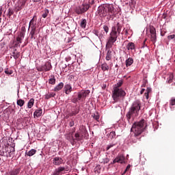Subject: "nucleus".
Here are the masks:
<instances>
[{
    "instance_id": "f257e3e1",
    "label": "nucleus",
    "mask_w": 175,
    "mask_h": 175,
    "mask_svg": "<svg viewBox=\"0 0 175 175\" xmlns=\"http://www.w3.org/2000/svg\"><path fill=\"white\" fill-rule=\"evenodd\" d=\"M121 29H122V25H121L120 23H118L115 26L112 27L109 34L110 36L106 44V47H107V49H111V47H113V44L117 42L118 35L121 33Z\"/></svg>"
},
{
    "instance_id": "f03ea898",
    "label": "nucleus",
    "mask_w": 175,
    "mask_h": 175,
    "mask_svg": "<svg viewBox=\"0 0 175 175\" xmlns=\"http://www.w3.org/2000/svg\"><path fill=\"white\" fill-rule=\"evenodd\" d=\"M146 128H147V123L144 119H142L139 122L133 123L131 129V132L134 133L135 137H139L146 131Z\"/></svg>"
},
{
    "instance_id": "7ed1b4c3",
    "label": "nucleus",
    "mask_w": 175,
    "mask_h": 175,
    "mask_svg": "<svg viewBox=\"0 0 175 175\" xmlns=\"http://www.w3.org/2000/svg\"><path fill=\"white\" fill-rule=\"evenodd\" d=\"M141 106L142 103H140V100H137L132 103L126 115L128 121H129L132 117H137V116H139V111H140Z\"/></svg>"
},
{
    "instance_id": "20e7f679",
    "label": "nucleus",
    "mask_w": 175,
    "mask_h": 175,
    "mask_svg": "<svg viewBox=\"0 0 175 175\" xmlns=\"http://www.w3.org/2000/svg\"><path fill=\"white\" fill-rule=\"evenodd\" d=\"M87 135H88V131H87V129L85 127H82L79 131L73 133L74 138L72 143L75 144V143H77V142H81L84 137H87Z\"/></svg>"
},
{
    "instance_id": "39448f33",
    "label": "nucleus",
    "mask_w": 175,
    "mask_h": 175,
    "mask_svg": "<svg viewBox=\"0 0 175 175\" xmlns=\"http://www.w3.org/2000/svg\"><path fill=\"white\" fill-rule=\"evenodd\" d=\"M126 95V92L122 88H113L112 91V98L115 103L118 102L121 98H124Z\"/></svg>"
},
{
    "instance_id": "423d86ee",
    "label": "nucleus",
    "mask_w": 175,
    "mask_h": 175,
    "mask_svg": "<svg viewBox=\"0 0 175 175\" xmlns=\"http://www.w3.org/2000/svg\"><path fill=\"white\" fill-rule=\"evenodd\" d=\"M88 9H90V4L83 3V5L75 8V12L77 14H83V13H85Z\"/></svg>"
},
{
    "instance_id": "0eeeda50",
    "label": "nucleus",
    "mask_w": 175,
    "mask_h": 175,
    "mask_svg": "<svg viewBox=\"0 0 175 175\" xmlns=\"http://www.w3.org/2000/svg\"><path fill=\"white\" fill-rule=\"evenodd\" d=\"M97 12L100 17H106V16H107V9L106 8V4H102L98 6Z\"/></svg>"
},
{
    "instance_id": "6e6552de",
    "label": "nucleus",
    "mask_w": 175,
    "mask_h": 175,
    "mask_svg": "<svg viewBox=\"0 0 175 175\" xmlns=\"http://www.w3.org/2000/svg\"><path fill=\"white\" fill-rule=\"evenodd\" d=\"M90 90H81V92H78V98L80 100H85V98L90 95Z\"/></svg>"
},
{
    "instance_id": "1a4fd4ad",
    "label": "nucleus",
    "mask_w": 175,
    "mask_h": 175,
    "mask_svg": "<svg viewBox=\"0 0 175 175\" xmlns=\"http://www.w3.org/2000/svg\"><path fill=\"white\" fill-rule=\"evenodd\" d=\"M51 68H53L51 63L46 62L45 65L41 66V67L38 68V70L39 72H49L51 70Z\"/></svg>"
},
{
    "instance_id": "9d476101",
    "label": "nucleus",
    "mask_w": 175,
    "mask_h": 175,
    "mask_svg": "<svg viewBox=\"0 0 175 175\" xmlns=\"http://www.w3.org/2000/svg\"><path fill=\"white\" fill-rule=\"evenodd\" d=\"M52 162L55 165V166H59V165H62V163H64V159L59 157H55L53 158Z\"/></svg>"
},
{
    "instance_id": "9b49d317",
    "label": "nucleus",
    "mask_w": 175,
    "mask_h": 175,
    "mask_svg": "<svg viewBox=\"0 0 175 175\" xmlns=\"http://www.w3.org/2000/svg\"><path fill=\"white\" fill-rule=\"evenodd\" d=\"M25 36V33L24 32H21L18 37L16 38V43L15 44V46H20V43H23V39Z\"/></svg>"
},
{
    "instance_id": "f8f14e48",
    "label": "nucleus",
    "mask_w": 175,
    "mask_h": 175,
    "mask_svg": "<svg viewBox=\"0 0 175 175\" xmlns=\"http://www.w3.org/2000/svg\"><path fill=\"white\" fill-rule=\"evenodd\" d=\"M125 163V157L123 155L118 156L114 160L113 163Z\"/></svg>"
},
{
    "instance_id": "ddd939ff",
    "label": "nucleus",
    "mask_w": 175,
    "mask_h": 175,
    "mask_svg": "<svg viewBox=\"0 0 175 175\" xmlns=\"http://www.w3.org/2000/svg\"><path fill=\"white\" fill-rule=\"evenodd\" d=\"M27 0H19L18 2V11L21 10L25 6V3H27Z\"/></svg>"
},
{
    "instance_id": "4468645a",
    "label": "nucleus",
    "mask_w": 175,
    "mask_h": 175,
    "mask_svg": "<svg viewBox=\"0 0 175 175\" xmlns=\"http://www.w3.org/2000/svg\"><path fill=\"white\" fill-rule=\"evenodd\" d=\"M36 27V16H34L33 18L30 21L29 24V28H35Z\"/></svg>"
},
{
    "instance_id": "2eb2a0df",
    "label": "nucleus",
    "mask_w": 175,
    "mask_h": 175,
    "mask_svg": "<svg viewBox=\"0 0 175 175\" xmlns=\"http://www.w3.org/2000/svg\"><path fill=\"white\" fill-rule=\"evenodd\" d=\"M64 91L66 95H69V94L72 92V85H70V84L65 85Z\"/></svg>"
},
{
    "instance_id": "dca6fc26",
    "label": "nucleus",
    "mask_w": 175,
    "mask_h": 175,
    "mask_svg": "<svg viewBox=\"0 0 175 175\" xmlns=\"http://www.w3.org/2000/svg\"><path fill=\"white\" fill-rule=\"evenodd\" d=\"M95 35L98 36L100 39V40H103L105 39V31H96Z\"/></svg>"
},
{
    "instance_id": "f3484780",
    "label": "nucleus",
    "mask_w": 175,
    "mask_h": 175,
    "mask_svg": "<svg viewBox=\"0 0 175 175\" xmlns=\"http://www.w3.org/2000/svg\"><path fill=\"white\" fill-rule=\"evenodd\" d=\"M73 139H74V135H73V133H70L66 136V139L69 140V142L71 143V144L72 146H75V142H73Z\"/></svg>"
},
{
    "instance_id": "a211bd4d",
    "label": "nucleus",
    "mask_w": 175,
    "mask_h": 175,
    "mask_svg": "<svg viewBox=\"0 0 175 175\" xmlns=\"http://www.w3.org/2000/svg\"><path fill=\"white\" fill-rule=\"evenodd\" d=\"M62 88H64V83L61 82L54 88V91L58 92V91H61Z\"/></svg>"
},
{
    "instance_id": "6ab92c4d",
    "label": "nucleus",
    "mask_w": 175,
    "mask_h": 175,
    "mask_svg": "<svg viewBox=\"0 0 175 175\" xmlns=\"http://www.w3.org/2000/svg\"><path fill=\"white\" fill-rule=\"evenodd\" d=\"M127 50H135L136 49V46L133 42H129L126 45Z\"/></svg>"
},
{
    "instance_id": "aec40b11",
    "label": "nucleus",
    "mask_w": 175,
    "mask_h": 175,
    "mask_svg": "<svg viewBox=\"0 0 175 175\" xmlns=\"http://www.w3.org/2000/svg\"><path fill=\"white\" fill-rule=\"evenodd\" d=\"M105 8L107 9L108 13H113V10H114L113 6L109 3H105Z\"/></svg>"
},
{
    "instance_id": "412c9836",
    "label": "nucleus",
    "mask_w": 175,
    "mask_h": 175,
    "mask_svg": "<svg viewBox=\"0 0 175 175\" xmlns=\"http://www.w3.org/2000/svg\"><path fill=\"white\" fill-rule=\"evenodd\" d=\"M31 39H35V33H36V27H31Z\"/></svg>"
},
{
    "instance_id": "4be33fe9",
    "label": "nucleus",
    "mask_w": 175,
    "mask_h": 175,
    "mask_svg": "<svg viewBox=\"0 0 175 175\" xmlns=\"http://www.w3.org/2000/svg\"><path fill=\"white\" fill-rule=\"evenodd\" d=\"M35 103V99L31 98L28 103H27V107L28 109H31V107L33 106V104Z\"/></svg>"
},
{
    "instance_id": "5701e85b",
    "label": "nucleus",
    "mask_w": 175,
    "mask_h": 175,
    "mask_svg": "<svg viewBox=\"0 0 175 175\" xmlns=\"http://www.w3.org/2000/svg\"><path fill=\"white\" fill-rule=\"evenodd\" d=\"M101 169L102 167H100V165H97L94 168V173L96 174H100Z\"/></svg>"
},
{
    "instance_id": "b1692460",
    "label": "nucleus",
    "mask_w": 175,
    "mask_h": 175,
    "mask_svg": "<svg viewBox=\"0 0 175 175\" xmlns=\"http://www.w3.org/2000/svg\"><path fill=\"white\" fill-rule=\"evenodd\" d=\"M133 64V59L132 57H129L126 60V66H131Z\"/></svg>"
},
{
    "instance_id": "393cba45",
    "label": "nucleus",
    "mask_w": 175,
    "mask_h": 175,
    "mask_svg": "<svg viewBox=\"0 0 175 175\" xmlns=\"http://www.w3.org/2000/svg\"><path fill=\"white\" fill-rule=\"evenodd\" d=\"M42 109H37L35 111L33 116L34 117H40L42 116Z\"/></svg>"
},
{
    "instance_id": "a878e982",
    "label": "nucleus",
    "mask_w": 175,
    "mask_h": 175,
    "mask_svg": "<svg viewBox=\"0 0 175 175\" xmlns=\"http://www.w3.org/2000/svg\"><path fill=\"white\" fill-rule=\"evenodd\" d=\"M16 105H18V106H20V107H23V105H25V101H24V100L23 99H18L16 101Z\"/></svg>"
},
{
    "instance_id": "bb28decb",
    "label": "nucleus",
    "mask_w": 175,
    "mask_h": 175,
    "mask_svg": "<svg viewBox=\"0 0 175 175\" xmlns=\"http://www.w3.org/2000/svg\"><path fill=\"white\" fill-rule=\"evenodd\" d=\"M28 157H32L36 154V150L31 149L27 153H26Z\"/></svg>"
},
{
    "instance_id": "cd10ccee",
    "label": "nucleus",
    "mask_w": 175,
    "mask_h": 175,
    "mask_svg": "<svg viewBox=\"0 0 175 175\" xmlns=\"http://www.w3.org/2000/svg\"><path fill=\"white\" fill-rule=\"evenodd\" d=\"M18 173H20L19 168L14 169L12 171H10V175H18Z\"/></svg>"
},
{
    "instance_id": "c85d7f7f",
    "label": "nucleus",
    "mask_w": 175,
    "mask_h": 175,
    "mask_svg": "<svg viewBox=\"0 0 175 175\" xmlns=\"http://www.w3.org/2000/svg\"><path fill=\"white\" fill-rule=\"evenodd\" d=\"M107 137L111 140L114 139V137H116V132L111 131L110 133L107 134Z\"/></svg>"
},
{
    "instance_id": "c756f323",
    "label": "nucleus",
    "mask_w": 175,
    "mask_h": 175,
    "mask_svg": "<svg viewBox=\"0 0 175 175\" xmlns=\"http://www.w3.org/2000/svg\"><path fill=\"white\" fill-rule=\"evenodd\" d=\"M92 117H93L94 120H95L96 121L99 122V118H100V116H99V113L98 112H96V113L92 114Z\"/></svg>"
},
{
    "instance_id": "7c9ffc66",
    "label": "nucleus",
    "mask_w": 175,
    "mask_h": 175,
    "mask_svg": "<svg viewBox=\"0 0 175 175\" xmlns=\"http://www.w3.org/2000/svg\"><path fill=\"white\" fill-rule=\"evenodd\" d=\"M49 84L54 85L55 84V77L54 75L51 76V78L49 80Z\"/></svg>"
},
{
    "instance_id": "2f4dec72",
    "label": "nucleus",
    "mask_w": 175,
    "mask_h": 175,
    "mask_svg": "<svg viewBox=\"0 0 175 175\" xmlns=\"http://www.w3.org/2000/svg\"><path fill=\"white\" fill-rule=\"evenodd\" d=\"M86 26H87V20L82 19L80 23V27H81V28H85Z\"/></svg>"
},
{
    "instance_id": "473e14b6",
    "label": "nucleus",
    "mask_w": 175,
    "mask_h": 175,
    "mask_svg": "<svg viewBox=\"0 0 175 175\" xmlns=\"http://www.w3.org/2000/svg\"><path fill=\"white\" fill-rule=\"evenodd\" d=\"M105 59L107 61H110L111 59V51L110 50L107 51Z\"/></svg>"
},
{
    "instance_id": "72a5a7b5",
    "label": "nucleus",
    "mask_w": 175,
    "mask_h": 175,
    "mask_svg": "<svg viewBox=\"0 0 175 175\" xmlns=\"http://www.w3.org/2000/svg\"><path fill=\"white\" fill-rule=\"evenodd\" d=\"M101 69L103 71L109 70V65H107L106 63H103L101 66Z\"/></svg>"
},
{
    "instance_id": "f704fd0d",
    "label": "nucleus",
    "mask_w": 175,
    "mask_h": 175,
    "mask_svg": "<svg viewBox=\"0 0 175 175\" xmlns=\"http://www.w3.org/2000/svg\"><path fill=\"white\" fill-rule=\"evenodd\" d=\"M16 50L15 49V51L13 52V57L14 59H18V58H20V52H16Z\"/></svg>"
},
{
    "instance_id": "c9c22d12",
    "label": "nucleus",
    "mask_w": 175,
    "mask_h": 175,
    "mask_svg": "<svg viewBox=\"0 0 175 175\" xmlns=\"http://www.w3.org/2000/svg\"><path fill=\"white\" fill-rule=\"evenodd\" d=\"M150 40H151V42H152V43H155V42H157V33L152 34L150 36Z\"/></svg>"
},
{
    "instance_id": "e433bc0d",
    "label": "nucleus",
    "mask_w": 175,
    "mask_h": 175,
    "mask_svg": "<svg viewBox=\"0 0 175 175\" xmlns=\"http://www.w3.org/2000/svg\"><path fill=\"white\" fill-rule=\"evenodd\" d=\"M55 96V93H50L45 95V99H50V98H53Z\"/></svg>"
},
{
    "instance_id": "4c0bfd02",
    "label": "nucleus",
    "mask_w": 175,
    "mask_h": 175,
    "mask_svg": "<svg viewBox=\"0 0 175 175\" xmlns=\"http://www.w3.org/2000/svg\"><path fill=\"white\" fill-rule=\"evenodd\" d=\"M124 81H122V80H120L118 81V83L115 85V86L113 87V88H120V87H121V85H122Z\"/></svg>"
},
{
    "instance_id": "58836bf2",
    "label": "nucleus",
    "mask_w": 175,
    "mask_h": 175,
    "mask_svg": "<svg viewBox=\"0 0 175 175\" xmlns=\"http://www.w3.org/2000/svg\"><path fill=\"white\" fill-rule=\"evenodd\" d=\"M47 16H49V10H44V13L42 15V17H43V18H46Z\"/></svg>"
},
{
    "instance_id": "ea45409f",
    "label": "nucleus",
    "mask_w": 175,
    "mask_h": 175,
    "mask_svg": "<svg viewBox=\"0 0 175 175\" xmlns=\"http://www.w3.org/2000/svg\"><path fill=\"white\" fill-rule=\"evenodd\" d=\"M150 35H154L157 33V31L155 30V27H152L150 29Z\"/></svg>"
},
{
    "instance_id": "a19ab883",
    "label": "nucleus",
    "mask_w": 175,
    "mask_h": 175,
    "mask_svg": "<svg viewBox=\"0 0 175 175\" xmlns=\"http://www.w3.org/2000/svg\"><path fill=\"white\" fill-rule=\"evenodd\" d=\"M4 72H5V75H12L13 74V71H12V70H9V68H5Z\"/></svg>"
},
{
    "instance_id": "79ce46f5",
    "label": "nucleus",
    "mask_w": 175,
    "mask_h": 175,
    "mask_svg": "<svg viewBox=\"0 0 175 175\" xmlns=\"http://www.w3.org/2000/svg\"><path fill=\"white\" fill-rule=\"evenodd\" d=\"M169 40H175V34H172L167 36Z\"/></svg>"
},
{
    "instance_id": "37998d69",
    "label": "nucleus",
    "mask_w": 175,
    "mask_h": 175,
    "mask_svg": "<svg viewBox=\"0 0 175 175\" xmlns=\"http://www.w3.org/2000/svg\"><path fill=\"white\" fill-rule=\"evenodd\" d=\"M103 29H104V31L106 33H109V27L107 25H104L103 26Z\"/></svg>"
},
{
    "instance_id": "c03bdc74",
    "label": "nucleus",
    "mask_w": 175,
    "mask_h": 175,
    "mask_svg": "<svg viewBox=\"0 0 175 175\" xmlns=\"http://www.w3.org/2000/svg\"><path fill=\"white\" fill-rule=\"evenodd\" d=\"M13 13H14V12H13L12 10H11V9L8 10V16H9V17L13 16Z\"/></svg>"
},
{
    "instance_id": "a18cd8bd",
    "label": "nucleus",
    "mask_w": 175,
    "mask_h": 175,
    "mask_svg": "<svg viewBox=\"0 0 175 175\" xmlns=\"http://www.w3.org/2000/svg\"><path fill=\"white\" fill-rule=\"evenodd\" d=\"M79 100H79V97H77V98H72L71 102H72V103H76L77 102H79Z\"/></svg>"
},
{
    "instance_id": "49530a36",
    "label": "nucleus",
    "mask_w": 175,
    "mask_h": 175,
    "mask_svg": "<svg viewBox=\"0 0 175 175\" xmlns=\"http://www.w3.org/2000/svg\"><path fill=\"white\" fill-rule=\"evenodd\" d=\"M0 155H1V157H6V155H8V154H5V150H3L2 149V150L0 151Z\"/></svg>"
},
{
    "instance_id": "de8ad7c7",
    "label": "nucleus",
    "mask_w": 175,
    "mask_h": 175,
    "mask_svg": "<svg viewBox=\"0 0 175 175\" xmlns=\"http://www.w3.org/2000/svg\"><path fill=\"white\" fill-rule=\"evenodd\" d=\"M76 114H77V112L72 111L71 113H68V116L70 117H73V116H76Z\"/></svg>"
},
{
    "instance_id": "09e8293b",
    "label": "nucleus",
    "mask_w": 175,
    "mask_h": 175,
    "mask_svg": "<svg viewBox=\"0 0 175 175\" xmlns=\"http://www.w3.org/2000/svg\"><path fill=\"white\" fill-rule=\"evenodd\" d=\"M129 169H131V165H127L126 170H124L123 174H125L126 173V171L129 170Z\"/></svg>"
},
{
    "instance_id": "8fccbe9b",
    "label": "nucleus",
    "mask_w": 175,
    "mask_h": 175,
    "mask_svg": "<svg viewBox=\"0 0 175 175\" xmlns=\"http://www.w3.org/2000/svg\"><path fill=\"white\" fill-rule=\"evenodd\" d=\"M3 151H4L5 154H8V147L5 146L4 148H3Z\"/></svg>"
},
{
    "instance_id": "3c124183",
    "label": "nucleus",
    "mask_w": 175,
    "mask_h": 175,
    "mask_svg": "<svg viewBox=\"0 0 175 175\" xmlns=\"http://www.w3.org/2000/svg\"><path fill=\"white\" fill-rule=\"evenodd\" d=\"M170 105H171L172 106H174V105H175V98L171 100Z\"/></svg>"
},
{
    "instance_id": "603ef678",
    "label": "nucleus",
    "mask_w": 175,
    "mask_h": 175,
    "mask_svg": "<svg viewBox=\"0 0 175 175\" xmlns=\"http://www.w3.org/2000/svg\"><path fill=\"white\" fill-rule=\"evenodd\" d=\"M151 91H152L151 88H147L146 93L150 94Z\"/></svg>"
},
{
    "instance_id": "864d4df0",
    "label": "nucleus",
    "mask_w": 175,
    "mask_h": 175,
    "mask_svg": "<svg viewBox=\"0 0 175 175\" xmlns=\"http://www.w3.org/2000/svg\"><path fill=\"white\" fill-rule=\"evenodd\" d=\"M149 94H150V93H147V92H146V93L144 94V96H145V98H146V99H148V98H149Z\"/></svg>"
},
{
    "instance_id": "5fc2aeb1",
    "label": "nucleus",
    "mask_w": 175,
    "mask_h": 175,
    "mask_svg": "<svg viewBox=\"0 0 175 175\" xmlns=\"http://www.w3.org/2000/svg\"><path fill=\"white\" fill-rule=\"evenodd\" d=\"M69 125L70 126H73L75 125V122L73 121L70 122Z\"/></svg>"
},
{
    "instance_id": "6e6d98bb",
    "label": "nucleus",
    "mask_w": 175,
    "mask_h": 175,
    "mask_svg": "<svg viewBox=\"0 0 175 175\" xmlns=\"http://www.w3.org/2000/svg\"><path fill=\"white\" fill-rule=\"evenodd\" d=\"M74 113H77V114H79L80 110L79 109H76L75 111H73Z\"/></svg>"
},
{
    "instance_id": "4d7b16f0",
    "label": "nucleus",
    "mask_w": 175,
    "mask_h": 175,
    "mask_svg": "<svg viewBox=\"0 0 175 175\" xmlns=\"http://www.w3.org/2000/svg\"><path fill=\"white\" fill-rule=\"evenodd\" d=\"M21 31H23V32H25V27H22Z\"/></svg>"
},
{
    "instance_id": "13d9d810",
    "label": "nucleus",
    "mask_w": 175,
    "mask_h": 175,
    "mask_svg": "<svg viewBox=\"0 0 175 175\" xmlns=\"http://www.w3.org/2000/svg\"><path fill=\"white\" fill-rule=\"evenodd\" d=\"M40 1L42 0H32V2L37 3V2H40Z\"/></svg>"
},
{
    "instance_id": "bf43d9fd",
    "label": "nucleus",
    "mask_w": 175,
    "mask_h": 175,
    "mask_svg": "<svg viewBox=\"0 0 175 175\" xmlns=\"http://www.w3.org/2000/svg\"><path fill=\"white\" fill-rule=\"evenodd\" d=\"M104 163H109V160L106 159L104 161Z\"/></svg>"
},
{
    "instance_id": "052dcab7",
    "label": "nucleus",
    "mask_w": 175,
    "mask_h": 175,
    "mask_svg": "<svg viewBox=\"0 0 175 175\" xmlns=\"http://www.w3.org/2000/svg\"><path fill=\"white\" fill-rule=\"evenodd\" d=\"M144 91H146V89H142L141 90V94H144Z\"/></svg>"
},
{
    "instance_id": "680f3d73",
    "label": "nucleus",
    "mask_w": 175,
    "mask_h": 175,
    "mask_svg": "<svg viewBox=\"0 0 175 175\" xmlns=\"http://www.w3.org/2000/svg\"><path fill=\"white\" fill-rule=\"evenodd\" d=\"M146 83H147V82L145 81V82L143 83V85H142V87H146Z\"/></svg>"
},
{
    "instance_id": "e2e57ef3",
    "label": "nucleus",
    "mask_w": 175,
    "mask_h": 175,
    "mask_svg": "<svg viewBox=\"0 0 175 175\" xmlns=\"http://www.w3.org/2000/svg\"><path fill=\"white\" fill-rule=\"evenodd\" d=\"M94 3H95V0H92L91 2V5H94Z\"/></svg>"
},
{
    "instance_id": "0e129e2a",
    "label": "nucleus",
    "mask_w": 175,
    "mask_h": 175,
    "mask_svg": "<svg viewBox=\"0 0 175 175\" xmlns=\"http://www.w3.org/2000/svg\"><path fill=\"white\" fill-rule=\"evenodd\" d=\"M172 81H173V80H172V79H169V80H168V83H172Z\"/></svg>"
},
{
    "instance_id": "69168bd1",
    "label": "nucleus",
    "mask_w": 175,
    "mask_h": 175,
    "mask_svg": "<svg viewBox=\"0 0 175 175\" xmlns=\"http://www.w3.org/2000/svg\"><path fill=\"white\" fill-rule=\"evenodd\" d=\"M110 148H111V146H107V150H110Z\"/></svg>"
},
{
    "instance_id": "338daca9",
    "label": "nucleus",
    "mask_w": 175,
    "mask_h": 175,
    "mask_svg": "<svg viewBox=\"0 0 175 175\" xmlns=\"http://www.w3.org/2000/svg\"><path fill=\"white\" fill-rule=\"evenodd\" d=\"M14 151H16V150L14 149V148H13V149L11 150V152H14Z\"/></svg>"
},
{
    "instance_id": "774afa93",
    "label": "nucleus",
    "mask_w": 175,
    "mask_h": 175,
    "mask_svg": "<svg viewBox=\"0 0 175 175\" xmlns=\"http://www.w3.org/2000/svg\"><path fill=\"white\" fill-rule=\"evenodd\" d=\"M70 77L71 79H73V77H74L73 75H70Z\"/></svg>"
}]
</instances>
